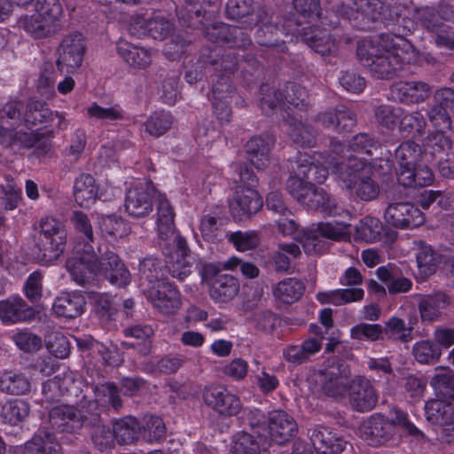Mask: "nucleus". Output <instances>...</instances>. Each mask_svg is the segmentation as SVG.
<instances>
[{"mask_svg": "<svg viewBox=\"0 0 454 454\" xmlns=\"http://www.w3.org/2000/svg\"><path fill=\"white\" fill-rule=\"evenodd\" d=\"M386 44L363 41L357 45L356 55L360 63L368 68L372 76L380 80H389L399 74L408 62L407 54L413 46L402 36L390 39L386 35Z\"/></svg>", "mask_w": 454, "mask_h": 454, "instance_id": "f257e3e1", "label": "nucleus"}, {"mask_svg": "<svg viewBox=\"0 0 454 454\" xmlns=\"http://www.w3.org/2000/svg\"><path fill=\"white\" fill-rule=\"evenodd\" d=\"M314 162L308 154H301L293 166L294 176L286 182L289 194L302 206L310 210L320 212L327 216L348 215V211L323 188L314 184H306Z\"/></svg>", "mask_w": 454, "mask_h": 454, "instance_id": "f03ea898", "label": "nucleus"}, {"mask_svg": "<svg viewBox=\"0 0 454 454\" xmlns=\"http://www.w3.org/2000/svg\"><path fill=\"white\" fill-rule=\"evenodd\" d=\"M402 431L418 439L424 438V434L408 419V414L398 407L389 410L388 416L380 413L372 415L364 424L363 438L371 446L396 444Z\"/></svg>", "mask_w": 454, "mask_h": 454, "instance_id": "7ed1b4c3", "label": "nucleus"}, {"mask_svg": "<svg viewBox=\"0 0 454 454\" xmlns=\"http://www.w3.org/2000/svg\"><path fill=\"white\" fill-rule=\"evenodd\" d=\"M340 186L350 195L371 201L380 193V186L372 178V169L367 160L361 158H348L347 162L331 161Z\"/></svg>", "mask_w": 454, "mask_h": 454, "instance_id": "20e7f679", "label": "nucleus"}, {"mask_svg": "<svg viewBox=\"0 0 454 454\" xmlns=\"http://www.w3.org/2000/svg\"><path fill=\"white\" fill-rule=\"evenodd\" d=\"M98 401L82 398L75 405L59 404L52 407L48 415L52 429L75 434L93 422V415L98 410Z\"/></svg>", "mask_w": 454, "mask_h": 454, "instance_id": "39448f33", "label": "nucleus"}, {"mask_svg": "<svg viewBox=\"0 0 454 454\" xmlns=\"http://www.w3.org/2000/svg\"><path fill=\"white\" fill-rule=\"evenodd\" d=\"M39 227L35 244L37 257L42 263L50 264L65 251L67 231L60 221L51 217L42 219Z\"/></svg>", "mask_w": 454, "mask_h": 454, "instance_id": "423d86ee", "label": "nucleus"}, {"mask_svg": "<svg viewBox=\"0 0 454 454\" xmlns=\"http://www.w3.org/2000/svg\"><path fill=\"white\" fill-rule=\"evenodd\" d=\"M72 254L66 262L72 280L82 286H93L98 276V255L93 246H73Z\"/></svg>", "mask_w": 454, "mask_h": 454, "instance_id": "0eeeda50", "label": "nucleus"}, {"mask_svg": "<svg viewBox=\"0 0 454 454\" xmlns=\"http://www.w3.org/2000/svg\"><path fill=\"white\" fill-rule=\"evenodd\" d=\"M165 255L167 275L184 280L192 273L194 258L183 237H176L175 239L159 243Z\"/></svg>", "mask_w": 454, "mask_h": 454, "instance_id": "6e6552de", "label": "nucleus"}, {"mask_svg": "<svg viewBox=\"0 0 454 454\" xmlns=\"http://www.w3.org/2000/svg\"><path fill=\"white\" fill-rule=\"evenodd\" d=\"M86 51L84 36L80 32L65 35L58 49L56 66L61 74H74L82 63Z\"/></svg>", "mask_w": 454, "mask_h": 454, "instance_id": "1a4fd4ad", "label": "nucleus"}, {"mask_svg": "<svg viewBox=\"0 0 454 454\" xmlns=\"http://www.w3.org/2000/svg\"><path fill=\"white\" fill-rule=\"evenodd\" d=\"M158 193L152 181L139 182L126 192V212L134 218L148 216L153 210Z\"/></svg>", "mask_w": 454, "mask_h": 454, "instance_id": "9d476101", "label": "nucleus"}, {"mask_svg": "<svg viewBox=\"0 0 454 454\" xmlns=\"http://www.w3.org/2000/svg\"><path fill=\"white\" fill-rule=\"evenodd\" d=\"M350 370L342 359L334 360L331 365L320 370L317 374V382L321 391L331 397H341L347 391Z\"/></svg>", "mask_w": 454, "mask_h": 454, "instance_id": "9b49d317", "label": "nucleus"}, {"mask_svg": "<svg viewBox=\"0 0 454 454\" xmlns=\"http://www.w3.org/2000/svg\"><path fill=\"white\" fill-rule=\"evenodd\" d=\"M202 399L208 408L222 417L237 416L242 410L240 398L222 385L206 386Z\"/></svg>", "mask_w": 454, "mask_h": 454, "instance_id": "f8f14e48", "label": "nucleus"}, {"mask_svg": "<svg viewBox=\"0 0 454 454\" xmlns=\"http://www.w3.org/2000/svg\"><path fill=\"white\" fill-rule=\"evenodd\" d=\"M384 219L398 229H413L424 224V213L411 202H391L384 211Z\"/></svg>", "mask_w": 454, "mask_h": 454, "instance_id": "ddd939ff", "label": "nucleus"}, {"mask_svg": "<svg viewBox=\"0 0 454 454\" xmlns=\"http://www.w3.org/2000/svg\"><path fill=\"white\" fill-rule=\"evenodd\" d=\"M308 435L318 454H349L353 452V445L328 427L315 426L309 428Z\"/></svg>", "mask_w": 454, "mask_h": 454, "instance_id": "4468645a", "label": "nucleus"}, {"mask_svg": "<svg viewBox=\"0 0 454 454\" xmlns=\"http://www.w3.org/2000/svg\"><path fill=\"white\" fill-rule=\"evenodd\" d=\"M314 121L324 129L336 133L350 132L356 125V112L346 105L340 104L319 112Z\"/></svg>", "mask_w": 454, "mask_h": 454, "instance_id": "2eb2a0df", "label": "nucleus"}, {"mask_svg": "<svg viewBox=\"0 0 454 454\" xmlns=\"http://www.w3.org/2000/svg\"><path fill=\"white\" fill-rule=\"evenodd\" d=\"M203 274L210 279V297L215 301L225 303L239 294V281L232 275L218 272L212 264L204 267Z\"/></svg>", "mask_w": 454, "mask_h": 454, "instance_id": "dca6fc26", "label": "nucleus"}, {"mask_svg": "<svg viewBox=\"0 0 454 454\" xmlns=\"http://www.w3.org/2000/svg\"><path fill=\"white\" fill-rule=\"evenodd\" d=\"M98 276L118 287H125L131 280L130 273L120 257L113 251L101 253L98 247Z\"/></svg>", "mask_w": 454, "mask_h": 454, "instance_id": "f3484780", "label": "nucleus"}, {"mask_svg": "<svg viewBox=\"0 0 454 454\" xmlns=\"http://www.w3.org/2000/svg\"><path fill=\"white\" fill-rule=\"evenodd\" d=\"M348 397L351 406L360 412L372 411L378 402V394L372 382L364 376H356L350 381Z\"/></svg>", "mask_w": 454, "mask_h": 454, "instance_id": "a211bd4d", "label": "nucleus"}, {"mask_svg": "<svg viewBox=\"0 0 454 454\" xmlns=\"http://www.w3.org/2000/svg\"><path fill=\"white\" fill-rule=\"evenodd\" d=\"M454 18L451 5L441 2L436 6H421L414 9L413 19L430 35L445 24V20Z\"/></svg>", "mask_w": 454, "mask_h": 454, "instance_id": "6ab92c4d", "label": "nucleus"}, {"mask_svg": "<svg viewBox=\"0 0 454 454\" xmlns=\"http://www.w3.org/2000/svg\"><path fill=\"white\" fill-rule=\"evenodd\" d=\"M431 86L423 81H399L390 86L391 98L404 105L419 104L431 95Z\"/></svg>", "mask_w": 454, "mask_h": 454, "instance_id": "aec40b11", "label": "nucleus"}, {"mask_svg": "<svg viewBox=\"0 0 454 454\" xmlns=\"http://www.w3.org/2000/svg\"><path fill=\"white\" fill-rule=\"evenodd\" d=\"M298 431L294 419L285 411H272L268 415V442L284 444L294 437Z\"/></svg>", "mask_w": 454, "mask_h": 454, "instance_id": "412c9836", "label": "nucleus"}, {"mask_svg": "<svg viewBox=\"0 0 454 454\" xmlns=\"http://www.w3.org/2000/svg\"><path fill=\"white\" fill-rule=\"evenodd\" d=\"M262 198L255 189L239 186L230 208L237 221H244L256 214L262 207Z\"/></svg>", "mask_w": 454, "mask_h": 454, "instance_id": "4be33fe9", "label": "nucleus"}, {"mask_svg": "<svg viewBox=\"0 0 454 454\" xmlns=\"http://www.w3.org/2000/svg\"><path fill=\"white\" fill-rule=\"evenodd\" d=\"M147 299L155 309L166 315L174 313L182 304L179 291L168 281L152 286Z\"/></svg>", "mask_w": 454, "mask_h": 454, "instance_id": "5701e85b", "label": "nucleus"}, {"mask_svg": "<svg viewBox=\"0 0 454 454\" xmlns=\"http://www.w3.org/2000/svg\"><path fill=\"white\" fill-rule=\"evenodd\" d=\"M35 314V309L20 296L13 295L0 301V319L4 324L32 321Z\"/></svg>", "mask_w": 454, "mask_h": 454, "instance_id": "b1692460", "label": "nucleus"}, {"mask_svg": "<svg viewBox=\"0 0 454 454\" xmlns=\"http://www.w3.org/2000/svg\"><path fill=\"white\" fill-rule=\"evenodd\" d=\"M301 36L302 42L323 57L335 56L338 52L336 35L326 29L317 27H305Z\"/></svg>", "mask_w": 454, "mask_h": 454, "instance_id": "393cba45", "label": "nucleus"}, {"mask_svg": "<svg viewBox=\"0 0 454 454\" xmlns=\"http://www.w3.org/2000/svg\"><path fill=\"white\" fill-rule=\"evenodd\" d=\"M24 109V104L20 100H10L0 107V134L5 136V138L11 140L13 144L17 143V138L20 133L15 131L23 121L21 111Z\"/></svg>", "mask_w": 454, "mask_h": 454, "instance_id": "a878e982", "label": "nucleus"}, {"mask_svg": "<svg viewBox=\"0 0 454 454\" xmlns=\"http://www.w3.org/2000/svg\"><path fill=\"white\" fill-rule=\"evenodd\" d=\"M356 12L348 16L353 19L354 26L361 30H371L380 20L382 4L380 0H351Z\"/></svg>", "mask_w": 454, "mask_h": 454, "instance_id": "bb28decb", "label": "nucleus"}, {"mask_svg": "<svg viewBox=\"0 0 454 454\" xmlns=\"http://www.w3.org/2000/svg\"><path fill=\"white\" fill-rule=\"evenodd\" d=\"M85 305V297L80 293H62L54 299L52 312L57 317L74 319L84 312Z\"/></svg>", "mask_w": 454, "mask_h": 454, "instance_id": "cd10ccee", "label": "nucleus"}, {"mask_svg": "<svg viewBox=\"0 0 454 454\" xmlns=\"http://www.w3.org/2000/svg\"><path fill=\"white\" fill-rule=\"evenodd\" d=\"M157 205V231L160 242H166L181 237L176 233L174 219L175 212L164 194L158 193L155 200Z\"/></svg>", "mask_w": 454, "mask_h": 454, "instance_id": "c85d7f7f", "label": "nucleus"}, {"mask_svg": "<svg viewBox=\"0 0 454 454\" xmlns=\"http://www.w3.org/2000/svg\"><path fill=\"white\" fill-rule=\"evenodd\" d=\"M450 297L443 291H436L419 298V309L423 321H436L450 304Z\"/></svg>", "mask_w": 454, "mask_h": 454, "instance_id": "c756f323", "label": "nucleus"}, {"mask_svg": "<svg viewBox=\"0 0 454 454\" xmlns=\"http://www.w3.org/2000/svg\"><path fill=\"white\" fill-rule=\"evenodd\" d=\"M16 454H60V445L52 432L39 429Z\"/></svg>", "mask_w": 454, "mask_h": 454, "instance_id": "7c9ffc66", "label": "nucleus"}, {"mask_svg": "<svg viewBox=\"0 0 454 454\" xmlns=\"http://www.w3.org/2000/svg\"><path fill=\"white\" fill-rule=\"evenodd\" d=\"M376 274L387 286V293L390 294L407 293L412 287V281L403 277L400 269L395 265L380 266L377 269Z\"/></svg>", "mask_w": 454, "mask_h": 454, "instance_id": "2f4dec72", "label": "nucleus"}, {"mask_svg": "<svg viewBox=\"0 0 454 454\" xmlns=\"http://www.w3.org/2000/svg\"><path fill=\"white\" fill-rule=\"evenodd\" d=\"M22 27L35 39L51 37L62 30L60 22H53L36 12L26 16L22 21Z\"/></svg>", "mask_w": 454, "mask_h": 454, "instance_id": "473e14b6", "label": "nucleus"}, {"mask_svg": "<svg viewBox=\"0 0 454 454\" xmlns=\"http://www.w3.org/2000/svg\"><path fill=\"white\" fill-rule=\"evenodd\" d=\"M177 18L182 26L192 29L205 30V27L214 20L213 12L202 11L196 4H185L176 9Z\"/></svg>", "mask_w": 454, "mask_h": 454, "instance_id": "72a5a7b5", "label": "nucleus"}, {"mask_svg": "<svg viewBox=\"0 0 454 454\" xmlns=\"http://www.w3.org/2000/svg\"><path fill=\"white\" fill-rule=\"evenodd\" d=\"M93 422L86 427L90 434L91 441L97 450L101 452L110 450L114 444V433L109 427L105 425L101 417V408L94 413Z\"/></svg>", "mask_w": 454, "mask_h": 454, "instance_id": "f704fd0d", "label": "nucleus"}, {"mask_svg": "<svg viewBox=\"0 0 454 454\" xmlns=\"http://www.w3.org/2000/svg\"><path fill=\"white\" fill-rule=\"evenodd\" d=\"M425 415L428 422L444 427L454 423V404L447 400L432 399L425 404Z\"/></svg>", "mask_w": 454, "mask_h": 454, "instance_id": "c9c22d12", "label": "nucleus"}, {"mask_svg": "<svg viewBox=\"0 0 454 454\" xmlns=\"http://www.w3.org/2000/svg\"><path fill=\"white\" fill-rule=\"evenodd\" d=\"M229 80L228 76L221 75L212 88L214 113L221 122H228L231 116V110L229 102L226 100L228 98L226 94L231 92Z\"/></svg>", "mask_w": 454, "mask_h": 454, "instance_id": "e433bc0d", "label": "nucleus"}, {"mask_svg": "<svg viewBox=\"0 0 454 454\" xmlns=\"http://www.w3.org/2000/svg\"><path fill=\"white\" fill-rule=\"evenodd\" d=\"M434 176L430 168L420 162L417 166L405 168L403 172H398V183L403 187H423L431 185L434 182Z\"/></svg>", "mask_w": 454, "mask_h": 454, "instance_id": "4c0bfd02", "label": "nucleus"}, {"mask_svg": "<svg viewBox=\"0 0 454 454\" xmlns=\"http://www.w3.org/2000/svg\"><path fill=\"white\" fill-rule=\"evenodd\" d=\"M415 245L418 248L416 260L419 275L421 279H427L436 272L441 255L423 240L416 241Z\"/></svg>", "mask_w": 454, "mask_h": 454, "instance_id": "58836bf2", "label": "nucleus"}, {"mask_svg": "<svg viewBox=\"0 0 454 454\" xmlns=\"http://www.w3.org/2000/svg\"><path fill=\"white\" fill-rule=\"evenodd\" d=\"M116 51L127 64L135 68L145 69L152 62L151 53L148 50L127 41H119L116 44Z\"/></svg>", "mask_w": 454, "mask_h": 454, "instance_id": "ea45409f", "label": "nucleus"}, {"mask_svg": "<svg viewBox=\"0 0 454 454\" xmlns=\"http://www.w3.org/2000/svg\"><path fill=\"white\" fill-rule=\"evenodd\" d=\"M53 121L54 112L49 108L45 101L31 98L27 102L23 121L27 128L32 129Z\"/></svg>", "mask_w": 454, "mask_h": 454, "instance_id": "a19ab883", "label": "nucleus"}, {"mask_svg": "<svg viewBox=\"0 0 454 454\" xmlns=\"http://www.w3.org/2000/svg\"><path fill=\"white\" fill-rule=\"evenodd\" d=\"M304 291L305 285L296 278H285L272 288L274 297L285 304H292L299 301Z\"/></svg>", "mask_w": 454, "mask_h": 454, "instance_id": "79ce46f5", "label": "nucleus"}, {"mask_svg": "<svg viewBox=\"0 0 454 454\" xmlns=\"http://www.w3.org/2000/svg\"><path fill=\"white\" fill-rule=\"evenodd\" d=\"M0 391L11 395L30 393V380L22 372L5 371L0 374Z\"/></svg>", "mask_w": 454, "mask_h": 454, "instance_id": "37998d69", "label": "nucleus"}, {"mask_svg": "<svg viewBox=\"0 0 454 454\" xmlns=\"http://www.w3.org/2000/svg\"><path fill=\"white\" fill-rule=\"evenodd\" d=\"M364 295V292L362 288L352 287L318 293L317 297L321 303L341 306L347 303L362 301Z\"/></svg>", "mask_w": 454, "mask_h": 454, "instance_id": "c03bdc74", "label": "nucleus"}, {"mask_svg": "<svg viewBox=\"0 0 454 454\" xmlns=\"http://www.w3.org/2000/svg\"><path fill=\"white\" fill-rule=\"evenodd\" d=\"M248 160L257 169H262L269 163L270 142L261 136L253 137L245 145Z\"/></svg>", "mask_w": 454, "mask_h": 454, "instance_id": "a18cd8bd", "label": "nucleus"}, {"mask_svg": "<svg viewBox=\"0 0 454 454\" xmlns=\"http://www.w3.org/2000/svg\"><path fill=\"white\" fill-rule=\"evenodd\" d=\"M287 133L292 141L301 147H313L317 137L313 128L295 118L287 121Z\"/></svg>", "mask_w": 454, "mask_h": 454, "instance_id": "49530a36", "label": "nucleus"}, {"mask_svg": "<svg viewBox=\"0 0 454 454\" xmlns=\"http://www.w3.org/2000/svg\"><path fill=\"white\" fill-rule=\"evenodd\" d=\"M70 222L77 234L74 239L73 246L78 244L93 246V228L88 215L82 211H74L71 215Z\"/></svg>", "mask_w": 454, "mask_h": 454, "instance_id": "de8ad7c7", "label": "nucleus"}, {"mask_svg": "<svg viewBox=\"0 0 454 454\" xmlns=\"http://www.w3.org/2000/svg\"><path fill=\"white\" fill-rule=\"evenodd\" d=\"M74 196L81 207H88L97 198V186L94 177L90 174H82L74 181Z\"/></svg>", "mask_w": 454, "mask_h": 454, "instance_id": "09e8293b", "label": "nucleus"}, {"mask_svg": "<svg viewBox=\"0 0 454 454\" xmlns=\"http://www.w3.org/2000/svg\"><path fill=\"white\" fill-rule=\"evenodd\" d=\"M140 424L133 417H125L116 420L113 426L114 439L121 445L134 442L140 434Z\"/></svg>", "mask_w": 454, "mask_h": 454, "instance_id": "8fccbe9b", "label": "nucleus"}, {"mask_svg": "<svg viewBox=\"0 0 454 454\" xmlns=\"http://www.w3.org/2000/svg\"><path fill=\"white\" fill-rule=\"evenodd\" d=\"M140 279L148 284L157 286L159 282H166L167 270L158 258H145L139 265Z\"/></svg>", "mask_w": 454, "mask_h": 454, "instance_id": "3c124183", "label": "nucleus"}, {"mask_svg": "<svg viewBox=\"0 0 454 454\" xmlns=\"http://www.w3.org/2000/svg\"><path fill=\"white\" fill-rule=\"evenodd\" d=\"M395 157L399 164V172H403V169L417 166L421 161L422 150L417 143L406 141L395 149Z\"/></svg>", "mask_w": 454, "mask_h": 454, "instance_id": "603ef678", "label": "nucleus"}, {"mask_svg": "<svg viewBox=\"0 0 454 454\" xmlns=\"http://www.w3.org/2000/svg\"><path fill=\"white\" fill-rule=\"evenodd\" d=\"M30 406L27 402L15 399L3 405L0 417L3 423L16 426L28 416Z\"/></svg>", "mask_w": 454, "mask_h": 454, "instance_id": "864d4df0", "label": "nucleus"}, {"mask_svg": "<svg viewBox=\"0 0 454 454\" xmlns=\"http://www.w3.org/2000/svg\"><path fill=\"white\" fill-rule=\"evenodd\" d=\"M140 435L147 442H160L166 437V426L158 416L146 415L140 425Z\"/></svg>", "mask_w": 454, "mask_h": 454, "instance_id": "5fc2aeb1", "label": "nucleus"}, {"mask_svg": "<svg viewBox=\"0 0 454 454\" xmlns=\"http://www.w3.org/2000/svg\"><path fill=\"white\" fill-rule=\"evenodd\" d=\"M205 37L213 43L228 45L231 36L240 35L239 27L230 26L223 22H208L204 30Z\"/></svg>", "mask_w": 454, "mask_h": 454, "instance_id": "6e6d98bb", "label": "nucleus"}, {"mask_svg": "<svg viewBox=\"0 0 454 454\" xmlns=\"http://www.w3.org/2000/svg\"><path fill=\"white\" fill-rule=\"evenodd\" d=\"M412 355L421 364H434L440 360L442 350L433 340H423L413 345Z\"/></svg>", "mask_w": 454, "mask_h": 454, "instance_id": "4d7b16f0", "label": "nucleus"}, {"mask_svg": "<svg viewBox=\"0 0 454 454\" xmlns=\"http://www.w3.org/2000/svg\"><path fill=\"white\" fill-rule=\"evenodd\" d=\"M384 340H399L407 343L412 340V327L406 325L403 319L396 317H390L383 326Z\"/></svg>", "mask_w": 454, "mask_h": 454, "instance_id": "13d9d810", "label": "nucleus"}, {"mask_svg": "<svg viewBox=\"0 0 454 454\" xmlns=\"http://www.w3.org/2000/svg\"><path fill=\"white\" fill-rule=\"evenodd\" d=\"M284 110L302 109L307 106L308 94L304 87L287 82L282 90Z\"/></svg>", "mask_w": 454, "mask_h": 454, "instance_id": "bf43d9fd", "label": "nucleus"}, {"mask_svg": "<svg viewBox=\"0 0 454 454\" xmlns=\"http://www.w3.org/2000/svg\"><path fill=\"white\" fill-rule=\"evenodd\" d=\"M241 59V53L228 51L222 56L220 62L213 59V56L206 57L204 54H201L200 62L205 67V68L214 67L215 70H218L220 67L227 73H233L238 69L239 63Z\"/></svg>", "mask_w": 454, "mask_h": 454, "instance_id": "052dcab7", "label": "nucleus"}, {"mask_svg": "<svg viewBox=\"0 0 454 454\" xmlns=\"http://www.w3.org/2000/svg\"><path fill=\"white\" fill-rule=\"evenodd\" d=\"M301 244L303 250L308 254H321L326 249V243L316 229H303L294 238Z\"/></svg>", "mask_w": 454, "mask_h": 454, "instance_id": "680f3d73", "label": "nucleus"}, {"mask_svg": "<svg viewBox=\"0 0 454 454\" xmlns=\"http://www.w3.org/2000/svg\"><path fill=\"white\" fill-rule=\"evenodd\" d=\"M173 124V117L170 113L165 111L154 112L145 122V132L154 137H160L170 129Z\"/></svg>", "mask_w": 454, "mask_h": 454, "instance_id": "e2e57ef3", "label": "nucleus"}, {"mask_svg": "<svg viewBox=\"0 0 454 454\" xmlns=\"http://www.w3.org/2000/svg\"><path fill=\"white\" fill-rule=\"evenodd\" d=\"M239 31L240 35L231 36L227 46L231 49L230 51L242 52V59L253 66L256 62V59L253 51L254 45L250 35L242 27H239Z\"/></svg>", "mask_w": 454, "mask_h": 454, "instance_id": "0e129e2a", "label": "nucleus"}, {"mask_svg": "<svg viewBox=\"0 0 454 454\" xmlns=\"http://www.w3.org/2000/svg\"><path fill=\"white\" fill-rule=\"evenodd\" d=\"M403 114V109L400 106L381 105L375 110V119L380 127L394 130L399 126Z\"/></svg>", "mask_w": 454, "mask_h": 454, "instance_id": "69168bd1", "label": "nucleus"}, {"mask_svg": "<svg viewBox=\"0 0 454 454\" xmlns=\"http://www.w3.org/2000/svg\"><path fill=\"white\" fill-rule=\"evenodd\" d=\"M265 444L268 442L258 441L254 435L242 431L234 436L232 450L236 454H259Z\"/></svg>", "mask_w": 454, "mask_h": 454, "instance_id": "338daca9", "label": "nucleus"}, {"mask_svg": "<svg viewBox=\"0 0 454 454\" xmlns=\"http://www.w3.org/2000/svg\"><path fill=\"white\" fill-rule=\"evenodd\" d=\"M431 385L439 398L447 401L454 399V373L451 372L434 375Z\"/></svg>", "mask_w": 454, "mask_h": 454, "instance_id": "774afa93", "label": "nucleus"}]
</instances>
